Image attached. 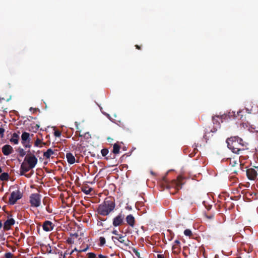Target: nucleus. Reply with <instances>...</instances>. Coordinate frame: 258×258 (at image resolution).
<instances>
[{
	"mask_svg": "<svg viewBox=\"0 0 258 258\" xmlns=\"http://www.w3.org/2000/svg\"><path fill=\"white\" fill-rule=\"evenodd\" d=\"M30 126L32 129H38L40 127V125L38 122L33 121L30 123Z\"/></svg>",
	"mask_w": 258,
	"mask_h": 258,
	"instance_id": "bb28decb",
	"label": "nucleus"
},
{
	"mask_svg": "<svg viewBox=\"0 0 258 258\" xmlns=\"http://www.w3.org/2000/svg\"><path fill=\"white\" fill-rule=\"evenodd\" d=\"M98 225L99 226H103V223H102V222L101 221H98V223H97Z\"/></svg>",
	"mask_w": 258,
	"mask_h": 258,
	"instance_id": "c03bdc74",
	"label": "nucleus"
},
{
	"mask_svg": "<svg viewBox=\"0 0 258 258\" xmlns=\"http://www.w3.org/2000/svg\"><path fill=\"white\" fill-rule=\"evenodd\" d=\"M66 158L68 162L70 164H73L76 162L75 156L71 153L69 152L66 154Z\"/></svg>",
	"mask_w": 258,
	"mask_h": 258,
	"instance_id": "a211bd4d",
	"label": "nucleus"
},
{
	"mask_svg": "<svg viewBox=\"0 0 258 258\" xmlns=\"http://www.w3.org/2000/svg\"><path fill=\"white\" fill-rule=\"evenodd\" d=\"M32 168H30V166L28 164L23 162L21 165L20 174L21 175H25L27 178H30L32 174H25V173L29 171Z\"/></svg>",
	"mask_w": 258,
	"mask_h": 258,
	"instance_id": "0eeeda50",
	"label": "nucleus"
},
{
	"mask_svg": "<svg viewBox=\"0 0 258 258\" xmlns=\"http://www.w3.org/2000/svg\"><path fill=\"white\" fill-rule=\"evenodd\" d=\"M18 152L20 157H23L26 155V152L21 148H18Z\"/></svg>",
	"mask_w": 258,
	"mask_h": 258,
	"instance_id": "cd10ccee",
	"label": "nucleus"
},
{
	"mask_svg": "<svg viewBox=\"0 0 258 258\" xmlns=\"http://www.w3.org/2000/svg\"><path fill=\"white\" fill-rule=\"evenodd\" d=\"M51 128H53V129H56L55 127L54 126H51Z\"/></svg>",
	"mask_w": 258,
	"mask_h": 258,
	"instance_id": "680f3d73",
	"label": "nucleus"
},
{
	"mask_svg": "<svg viewBox=\"0 0 258 258\" xmlns=\"http://www.w3.org/2000/svg\"><path fill=\"white\" fill-rule=\"evenodd\" d=\"M5 258H14V255L10 252L6 253L5 254Z\"/></svg>",
	"mask_w": 258,
	"mask_h": 258,
	"instance_id": "72a5a7b5",
	"label": "nucleus"
},
{
	"mask_svg": "<svg viewBox=\"0 0 258 258\" xmlns=\"http://www.w3.org/2000/svg\"><path fill=\"white\" fill-rule=\"evenodd\" d=\"M123 220L124 215L120 213L113 218L112 224L114 227L119 226L123 224Z\"/></svg>",
	"mask_w": 258,
	"mask_h": 258,
	"instance_id": "1a4fd4ad",
	"label": "nucleus"
},
{
	"mask_svg": "<svg viewBox=\"0 0 258 258\" xmlns=\"http://www.w3.org/2000/svg\"><path fill=\"white\" fill-rule=\"evenodd\" d=\"M19 134H20V132H19L18 134L14 133L12 135L11 138L10 139L11 143L15 145H17L19 143V140L20 138Z\"/></svg>",
	"mask_w": 258,
	"mask_h": 258,
	"instance_id": "dca6fc26",
	"label": "nucleus"
},
{
	"mask_svg": "<svg viewBox=\"0 0 258 258\" xmlns=\"http://www.w3.org/2000/svg\"><path fill=\"white\" fill-rule=\"evenodd\" d=\"M184 178L181 176H178L176 179H174L170 182L168 181L166 176L162 178V185L167 189L174 188V192L170 191L171 194H175L182 188V185L185 183Z\"/></svg>",
	"mask_w": 258,
	"mask_h": 258,
	"instance_id": "f03ea898",
	"label": "nucleus"
},
{
	"mask_svg": "<svg viewBox=\"0 0 258 258\" xmlns=\"http://www.w3.org/2000/svg\"><path fill=\"white\" fill-rule=\"evenodd\" d=\"M41 143V140H40L39 139H38H38L35 141V143H34V145H35V146L38 147V146L39 145V144H40Z\"/></svg>",
	"mask_w": 258,
	"mask_h": 258,
	"instance_id": "4c0bfd02",
	"label": "nucleus"
},
{
	"mask_svg": "<svg viewBox=\"0 0 258 258\" xmlns=\"http://www.w3.org/2000/svg\"><path fill=\"white\" fill-rule=\"evenodd\" d=\"M74 252V250H72L70 253H67V252L65 253V254H69L70 255L72 254Z\"/></svg>",
	"mask_w": 258,
	"mask_h": 258,
	"instance_id": "603ef678",
	"label": "nucleus"
},
{
	"mask_svg": "<svg viewBox=\"0 0 258 258\" xmlns=\"http://www.w3.org/2000/svg\"><path fill=\"white\" fill-rule=\"evenodd\" d=\"M74 251H79V250H78L76 248H75L74 249Z\"/></svg>",
	"mask_w": 258,
	"mask_h": 258,
	"instance_id": "13d9d810",
	"label": "nucleus"
},
{
	"mask_svg": "<svg viewBox=\"0 0 258 258\" xmlns=\"http://www.w3.org/2000/svg\"><path fill=\"white\" fill-rule=\"evenodd\" d=\"M88 249V246H87V247L86 248H83V249H80V250H79V252H85V251H87Z\"/></svg>",
	"mask_w": 258,
	"mask_h": 258,
	"instance_id": "79ce46f5",
	"label": "nucleus"
},
{
	"mask_svg": "<svg viewBox=\"0 0 258 258\" xmlns=\"http://www.w3.org/2000/svg\"><path fill=\"white\" fill-rule=\"evenodd\" d=\"M91 138V134H90L89 132H85V133H84L83 134V138H82V140L83 139L84 140L87 141L89 139H90Z\"/></svg>",
	"mask_w": 258,
	"mask_h": 258,
	"instance_id": "a878e982",
	"label": "nucleus"
},
{
	"mask_svg": "<svg viewBox=\"0 0 258 258\" xmlns=\"http://www.w3.org/2000/svg\"><path fill=\"white\" fill-rule=\"evenodd\" d=\"M112 233L116 235L117 236H118L119 234L118 233V232L116 230H113L112 231Z\"/></svg>",
	"mask_w": 258,
	"mask_h": 258,
	"instance_id": "a19ab883",
	"label": "nucleus"
},
{
	"mask_svg": "<svg viewBox=\"0 0 258 258\" xmlns=\"http://www.w3.org/2000/svg\"><path fill=\"white\" fill-rule=\"evenodd\" d=\"M240 112H241V111H238V112H237L238 115H239V114Z\"/></svg>",
	"mask_w": 258,
	"mask_h": 258,
	"instance_id": "052dcab7",
	"label": "nucleus"
},
{
	"mask_svg": "<svg viewBox=\"0 0 258 258\" xmlns=\"http://www.w3.org/2000/svg\"><path fill=\"white\" fill-rule=\"evenodd\" d=\"M246 175L249 180H253L257 175V171L253 168L248 169L246 170Z\"/></svg>",
	"mask_w": 258,
	"mask_h": 258,
	"instance_id": "9d476101",
	"label": "nucleus"
},
{
	"mask_svg": "<svg viewBox=\"0 0 258 258\" xmlns=\"http://www.w3.org/2000/svg\"><path fill=\"white\" fill-rule=\"evenodd\" d=\"M54 134L55 137H59L61 135V132L60 130H54Z\"/></svg>",
	"mask_w": 258,
	"mask_h": 258,
	"instance_id": "f704fd0d",
	"label": "nucleus"
},
{
	"mask_svg": "<svg viewBox=\"0 0 258 258\" xmlns=\"http://www.w3.org/2000/svg\"><path fill=\"white\" fill-rule=\"evenodd\" d=\"M3 170H2V168L0 167V173H1L2 172Z\"/></svg>",
	"mask_w": 258,
	"mask_h": 258,
	"instance_id": "bf43d9fd",
	"label": "nucleus"
},
{
	"mask_svg": "<svg viewBox=\"0 0 258 258\" xmlns=\"http://www.w3.org/2000/svg\"><path fill=\"white\" fill-rule=\"evenodd\" d=\"M15 221L13 218L8 219L4 223L3 228L5 231L9 230L11 226L14 225Z\"/></svg>",
	"mask_w": 258,
	"mask_h": 258,
	"instance_id": "f8f14e48",
	"label": "nucleus"
},
{
	"mask_svg": "<svg viewBox=\"0 0 258 258\" xmlns=\"http://www.w3.org/2000/svg\"><path fill=\"white\" fill-rule=\"evenodd\" d=\"M135 47L137 49L140 50L141 49V46L138 45H136Z\"/></svg>",
	"mask_w": 258,
	"mask_h": 258,
	"instance_id": "09e8293b",
	"label": "nucleus"
},
{
	"mask_svg": "<svg viewBox=\"0 0 258 258\" xmlns=\"http://www.w3.org/2000/svg\"><path fill=\"white\" fill-rule=\"evenodd\" d=\"M75 124H76V127L77 129H79V126H78L79 124H78V122L76 121L75 122Z\"/></svg>",
	"mask_w": 258,
	"mask_h": 258,
	"instance_id": "3c124183",
	"label": "nucleus"
},
{
	"mask_svg": "<svg viewBox=\"0 0 258 258\" xmlns=\"http://www.w3.org/2000/svg\"><path fill=\"white\" fill-rule=\"evenodd\" d=\"M98 257L99 258H108V257L107 256L103 255L102 254H99Z\"/></svg>",
	"mask_w": 258,
	"mask_h": 258,
	"instance_id": "37998d69",
	"label": "nucleus"
},
{
	"mask_svg": "<svg viewBox=\"0 0 258 258\" xmlns=\"http://www.w3.org/2000/svg\"><path fill=\"white\" fill-rule=\"evenodd\" d=\"M54 226V225L50 221H45L42 225L43 230L46 232L52 231Z\"/></svg>",
	"mask_w": 258,
	"mask_h": 258,
	"instance_id": "9b49d317",
	"label": "nucleus"
},
{
	"mask_svg": "<svg viewBox=\"0 0 258 258\" xmlns=\"http://www.w3.org/2000/svg\"><path fill=\"white\" fill-rule=\"evenodd\" d=\"M25 161H26L27 164L30 166V168H33L37 164L38 160L37 158L34 155L26 156L24 159Z\"/></svg>",
	"mask_w": 258,
	"mask_h": 258,
	"instance_id": "6e6552de",
	"label": "nucleus"
},
{
	"mask_svg": "<svg viewBox=\"0 0 258 258\" xmlns=\"http://www.w3.org/2000/svg\"><path fill=\"white\" fill-rule=\"evenodd\" d=\"M133 251L138 258H141L140 253L136 248H133Z\"/></svg>",
	"mask_w": 258,
	"mask_h": 258,
	"instance_id": "473e14b6",
	"label": "nucleus"
},
{
	"mask_svg": "<svg viewBox=\"0 0 258 258\" xmlns=\"http://www.w3.org/2000/svg\"><path fill=\"white\" fill-rule=\"evenodd\" d=\"M30 141H27V142H22V144L25 148H30L31 147V145L30 144Z\"/></svg>",
	"mask_w": 258,
	"mask_h": 258,
	"instance_id": "2f4dec72",
	"label": "nucleus"
},
{
	"mask_svg": "<svg viewBox=\"0 0 258 258\" xmlns=\"http://www.w3.org/2000/svg\"><path fill=\"white\" fill-rule=\"evenodd\" d=\"M124 238V236L122 235L119 234L117 236H112V240L116 239L119 242L122 243L124 246H128L130 241L128 239L125 240L123 238Z\"/></svg>",
	"mask_w": 258,
	"mask_h": 258,
	"instance_id": "4468645a",
	"label": "nucleus"
},
{
	"mask_svg": "<svg viewBox=\"0 0 258 258\" xmlns=\"http://www.w3.org/2000/svg\"><path fill=\"white\" fill-rule=\"evenodd\" d=\"M106 159L108 160L109 159L108 157H106Z\"/></svg>",
	"mask_w": 258,
	"mask_h": 258,
	"instance_id": "e2e57ef3",
	"label": "nucleus"
},
{
	"mask_svg": "<svg viewBox=\"0 0 258 258\" xmlns=\"http://www.w3.org/2000/svg\"><path fill=\"white\" fill-rule=\"evenodd\" d=\"M115 204L113 199L110 197L105 199L104 202L98 206L97 213L101 216H107L115 209Z\"/></svg>",
	"mask_w": 258,
	"mask_h": 258,
	"instance_id": "f257e3e1",
	"label": "nucleus"
},
{
	"mask_svg": "<svg viewBox=\"0 0 258 258\" xmlns=\"http://www.w3.org/2000/svg\"><path fill=\"white\" fill-rule=\"evenodd\" d=\"M216 131V130H214V131H213V130H210V132H209V133L210 134V133H214V132H215Z\"/></svg>",
	"mask_w": 258,
	"mask_h": 258,
	"instance_id": "6e6d98bb",
	"label": "nucleus"
},
{
	"mask_svg": "<svg viewBox=\"0 0 258 258\" xmlns=\"http://www.w3.org/2000/svg\"><path fill=\"white\" fill-rule=\"evenodd\" d=\"M108 152H109V151L106 148H104V149H102L101 151V154H102V156H103V157L106 156L108 154Z\"/></svg>",
	"mask_w": 258,
	"mask_h": 258,
	"instance_id": "c756f323",
	"label": "nucleus"
},
{
	"mask_svg": "<svg viewBox=\"0 0 258 258\" xmlns=\"http://www.w3.org/2000/svg\"><path fill=\"white\" fill-rule=\"evenodd\" d=\"M3 226V223L2 221L0 220V229L2 228Z\"/></svg>",
	"mask_w": 258,
	"mask_h": 258,
	"instance_id": "864d4df0",
	"label": "nucleus"
},
{
	"mask_svg": "<svg viewBox=\"0 0 258 258\" xmlns=\"http://www.w3.org/2000/svg\"><path fill=\"white\" fill-rule=\"evenodd\" d=\"M67 242L69 244H73L74 241L71 238H68L67 240Z\"/></svg>",
	"mask_w": 258,
	"mask_h": 258,
	"instance_id": "58836bf2",
	"label": "nucleus"
},
{
	"mask_svg": "<svg viewBox=\"0 0 258 258\" xmlns=\"http://www.w3.org/2000/svg\"><path fill=\"white\" fill-rule=\"evenodd\" d=\"M5 131V130H0V135L2 138L4 137Z\"/></svg>",
	"mask_w": 258,
	"mask_h": 258,
	"instance_id": "ea45409f",
	"label": "nucleus"
},
{
	"mask_svg": "<svg viewBox=\"0 0 258 258\" xmlns=\"http://www.w3.org/2000/svg\"><path fill=\"white\" fill-rule=\"evenodd\" d=\"M184 234L186 236L191 237L192 235L191 231L190 229H187L184 231Z\"/></svg>",
	"mask_w": 258,
	"mask_h": 258,
	"instance_id": "c85d7f7f",
	"label": "nucleus"
},
{
	"mask_svg": "<svg viewBox=\"0 0 258 258\" xmlns=\"http://www.w3.org/2000/svg\"><path fill=\"white\" fill-rule=\"evenodd\" d=\"M22 142H27V141H30V135L29 133L24 132L22 134Z\"/></svg>",
	"mask_w": 258,
	"mask_h": 258,
	"instance_id": "aec40b11",
	"label": "nucleus"
},
{
	"mask_svg": "<svg viewBox=\"0 0 258 258\" xmlns=\"http://www.w3.org/2000/svg\"><path fill=\"white\" fill-rule=\"evenodd\" d=\"M172 252L174 253L178 254L180 251V241L178 240H175L172 247Z\"/></svg>",
	"mask_w": 258,
	"mask_h": 258,
	"instance_id": "2eb2a0df",
	"label": "nucleus"
},
{
	"mask_svg": "<svg viewBox=\"0 0 258 258\" xmlns=\"http://www.w3.org/2000/svg\"><path fill=\"white\" fill-rule=\"evenodd\" d=\"M126 221L131 227H134L135 224V219L132 215L130 214L126 216Z\"/></svg>",
	"mask_w": 258,
	"mask_h": 258,
	"instance_id": "f3484780",
	"label": "nucleus"
},
{
	"mask_svg": "<svg viewBox=\"0 0 258 258\" xmlns=\"http://www.w3.org/2000/svg\"><path fill=\"white\" fill-rule=\"evenodd\" d=\"M99 241H100V246H103L105 244L106 240L105 238L104 237H100L99 238Z\"/></svg>",
	"mask_w": 258,
	"mask_h": 258,
	"instance_id": "7c9ffc66",
	"label": "nucleus"
},
{
	"mask_svg": "<svg viewBox=\"0 0 258 258\" xmlns=\"http://www.w3.org/2000/svg\"><path fill=\"white\" fill-rule=\"evenodd\" d=\"M22 196L23 194L19 190L13 191L11 194V196L9 198V204L10 205H14L18 200L22 198Z\"/></svg>",
	"mask_w": 258,
	"mask_h": 258,
	"instance_id": "423d86ee",
	"label": "nucleus"
},
{
	"mask_svg": "<svg viewBox=\"0 0 258 258\" xmlns=\"http://www.w3.org/2000/svg\"><path fill=\"white\" fill-rule=\"evenodd\" d=\"M93 189L91 187L87 186L82 187V191L86 195H89L92 191Z\"/></svg>",
	"mask_w": 258,
	"mask_h": 258,
	"instance_id": "b1692460",
	"label": "nucleus"
},
{
	"mask_svg": "<svg viewBox=\"0 0 258 258\" xmlns=\"http://www.w3.org/2000/svg\"><path fill=\"white\" fill-rule=\"evenodd\" d=\"M14 151L13 148L10 145H5L2 148V152L5 156H8Z\"/></svg>",
	"mask_w": 258,
	"mask_h": 258,
	"instance_id": "ddd939ff",
	"label": "nucleus"
},
{
	"mask_svg": "<svg viewBox=\"0 0 258 258\" xmlns=\"http://www.w3.org/2000/svg\"><path fill=\"white\" fill-rule=\"evenodd\" d=\"M228 148L234 153L239 154L240 152L243 150L241 147H244V144L243 140L237 136L231 137L226 140Z\"/></svg>",
	"mask_w": 258,
	"mask_h": 258,
	"instance_id": "7ed1b4c3",
	"label": "nucleus"
},
{
	"mask_svg": "<svg viewBox=\"0 0 258 258\" xmlns=\"http://www.w3.org/2000/svg\"><path fill=\"white\" fill-rule=\"evenodd\" d=\"M240 127L243 128H248V129H250V128H251V129H254V128L252 127V125H250L248 121L246 120L242 121L240 123Z\"/></svg>",
	"mask_w": 258,
	"mask_h": 258,
	"instance_id": "6ab92c4d",
	"label": "nucleus"
},
{
	"mask_svg": "<svg viewBox=\"0 0 258 258\" xmlns=\"http://www.w3.org/2000/svg\"><path fill=\"white\" fill-rule=\"evenodd\" d=\"M229 118L230 116L226 114L213 116L212 121L214 124L213 129L220 128L221 127V124L226 123Z\"/></svg>",
	"mask_w": 258,
	"mask_h": 258,
	"instance_id": "20e7f679",
	"label": "nucleus"
},
{
	"mask_svg": "<svg viewBox=\"0 0 258 258\" xmlns=\"http://www.w3.org/2000/svg\"><path fill=\"white\" fill-rule=\"evenodd\" d=\"M157 258H165L163 254H158Z\"/></svg>",
	"mask_w": 258,
	"mask_h": 258,
	"instance_id": "49530a36",
	"label": "nucleus"
},
{
	"mask_svg": "<svg viewBox=\"0 0 258 258\" xmlns=\"http://www.w3.org/2000/svg\"><path fill=\"white\" fill-rule=\"evenodd\" d=\"M9 178V175L7 172H4L0 175V180L2 181H8Z\"/></svg>",
	"mask_w": 258,
	"mask_h": 258,
	"instance_id": "5701e85b",
	"label": "nucleus"
},
{
	"mask_svg": "<svg viewBox=\"0 0 258 258\" xmlns=\"http://www.w3.org/2000/svg\"><path fill=\"white\" fill-rule=\"evenodd\" d=\"M107 139L109 142H111L113 140V139L110 137H108Z\"/></svg>",
	"mask_w": 258,
	"mask_h": 258,
	"instance_id": "8fccbe9b",
	"label": "nucleus"
},
{
	"mask_svg": "<svg viewBox=\"0 0 258 258\" xmlns=\"http://www.w3.org/2000/svg\"><path fill=\"white\" fill-rule=\"evenodd\" d=\"M85 133V132H84V130H76L75 132V136H79V137H81V138H83V134ZM82 140V139H81Z\"/></svg>",
	"mask_w": 258,
	"mask_h": 258,
	"instance_id": "393cba45",
	"label": "nucleus"
},
{
	"mask_svg": "<svg viewBox=\"0 0 258 258\" xmlns=\"http://www.w3.org/2000/svg\"><path fill=\"white\" fill-rule=\"evenodd\" d=\"M54 154V151L51 149H48L46 152H44L43 156L46 158L49 159L51 155Z\"/></svg>",
	"mask_w": 258,
	"mask_h": 258,
	"instance_id": "412c9836",
	"label": "nucleus"
},
{
	"mask_svg": "<svg viewBox=\"0 0 258 258\" xmlns=\"http://www.w3.org/2000/svg\"><path fill=\"white\" fill-rule=\"evenodd\" d=\"M71 236H74L76 238H77L78 237V236H79L78 234L77 233H74V234H71Z\"/></svg>",
	"mask_w": 258,
	"mask_h": 258,
	"instance_id": "a18cd8bd",
	"label": "nucleus"
},
{
	"mask_svg": "<svg viewBox=\"0 0 258 258\" xmlns=\"http://www.w3.org/2000/svg\"><path fill=\"white\" fill-rule=\"evenodd\" d=\"M29 202L32 207H38L41 204V196L38 193L32 194L30 196Z\"/></svg>",
	"mask_w": 258,
	"mask_h": 258,
	"instance_id": "39448f33",
	"label": "nucleus"
},
{
	"mask_svg": "<svg viewBox=\"0 0 258 258\" xmlns=\"http://www.w3.org/2000/svg\"><path fill=\"white\" fill-rule=\"evenodd\" d=\"M204 138L206 139H207V133H206V134L204 135Z\"/></svg>",
	"mask_w": 258,
	"mask_h": 258,
	"instance_id": "4d7b16f0",
	"label": "nucleus"
},
{
	"mask_svg": "<svg viewBox=\"0 0 258 258\" xmlns=\"http://www.w3.org/2000/svg\"><path fill=\"white\" fill-rule=\"evenodd\" d=\"M167 231L169 233V234L170 235V238H169V240L171 241L172 240V239L173 238L174 234L171 230H168Z\"/></svg>",
	"mask_w": 258,
	"mask_h": 258,
	"instance_id": "e433bc0d",
	"label": "nucleus"
},
{
	"mask_svg": "<svg viewBox=\"0 0 258 258\" xmlns=\"http://www.w3.org/2000/svg\"><path fill=\"white\" fill-rule=\"evenodd\" d=\"M98 220H99L100 221H105L106 220V219H103L101 217H98Z\"/></svg>",
	"mask_w": 258,
	"mask_h": 258,
	"instance_id": "de8ad7c7",
	"label": "nucleus"
},
{
	"mask_svg": "<svg viewBox=\"0 0 258 258\" xmlns=\"http://www.w3.org/2000/svg\"><path fill=\"white\" fill-rule=\"evenodd\" d=\"M87 255L88 256V258H95L96 256V254L93 252H89Z\"/></svg>",
	"mask_w": 258,
	"mask_h": 258,
	"instance_id": "c9c22d12",
	"label": "nucleus"
},
{
	"mask_svg": "<svg viewBox=\"0 0 258 258\" xmlns=\"http://www.w3.org/2000/svg\"><path fill=\"white\" fill-rule=\"evenodd\" d=\"M120 149V146L118 144L116 143L114 144L113 147L112 153L114 154H118L119 153Z\"/></svg>",
	"mask_w": 258,
	"mask_h": 258,
	"instance_id": "4be33fe9",
	"label": "nucleus"
},
{
	"mask_svg": "<svg viewBox=\"0 0 258 258\" xmlns=\"http://www.w3.org/2000/svg\"><path fill=\"white\" fill-rule=\"evenodd\" d=\"M0 129H4L3 127L2 126V123L0 122Z\"/></svg>",
	"mask_w": 258,
	"mask_h": 258,
	"instance_id": "5fc2aeb1",
	"label": "nucleus"
}]
</instances>
